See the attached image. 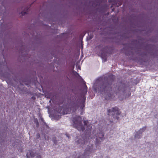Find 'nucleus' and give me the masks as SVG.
Segmentation results:
<instances>
[{
  "mask_svg": "<svg viewBox=\"0 0 158 158\" xmlns=\"http://www.w3.org/2000/svg\"><path fill=\"white\" fill-rule=\"evenodd\" d=\"M77 119L74 120V124L75 126H76V127L78 130L80 131H83L85 128L82 127V123L80 121V120L81 119V118L80 116H77Z\"/></svg>",
  "mask_w": 158,
  "mask_h": 158,
  "instance_id": "obj_1",
  "label": "nucleus"
},
{
  "mask_svg": "<svg viewBox=\"0 0 158 158\" xmlns=\"http://www.w3.org/2000/svg\"><path fill=\"white\" fill-rule=\"evenodd\" d=\"M88 127V129H89V130H90V129L92 128V126H91V125H89V126Z\"/></svg>",
  "mask_w": 158,
  "mask_h": 158,
  "instance_id": "obj_2",
  "label": "nucleus"
},
{
  "mask_svg": "<svg viewBox=\"0 0 158 158\" xmlns=\"http://www.w3.org/2000/svg\"><path fill=\"white\" fill-rule=\"evenodd\" d=\"M77 67V68L79 69H80V66H76Z\"/></svg>",
  "mask_w": 158,
  "mask_h": 158,
  "instance_id": "obj_3",
  "label": "nucleus"
},
{
  "mask_svg": "<svg viewBox=\"0 0 158 158\" xmlns=\"http://www.w3.org/2000/svg\"><path fill=\"white\" fill-rule=\"evenodd\" d=\"M37 158H42L41 156L40 155L37 156Z\"/></svg>",
  "mask_w": 158,
  "mask_h": 158,
  "instance_id": "obj_4",
  "label": "nucleus"
},
{
  "mask_svg": "<svg viewBox=\"0 0 158 158\" xmlns=\"http://www.w3.org/2000/svg\"><path fill=\"white\" fill-rule=\"evenodd\" d=\"M87 121H84L85 125L87 123Z\"/></svg>",
  "mask_w": 158,
  "mask_h": 158,
  "instance_id": "obj_5",
  "label": "nucleus"
},
{
  "mask_svg": "<svg viewBox=\"0 0 158 158\" xmlns=\"http://www.w3.org/2000/svg\"><path fill=\"white\" fill-rule=\"evenodd\" d=\"M114 108H113L111 109V110L112 111H114Z\"/></svg>",
  "mask_w": 158,
  "mask_h": 158,
  "instance_id": "obj_6",
  "label": "nucleus"
},
{
  "mask_svg": "<svg viewBox=\"0 0 158 158\" xmlns=\"http://www.w3.org/2000/svg\"><path fill=\"white\" fill-rule=\"evenodd\" d=\"M110 110H108V111L109 112Z\"/></svg>",
  "mask_w": 158,
  "mask_h": 158,
  "instance_id": "obj_7",
  "label": "nucleus"
}]
</instances>
